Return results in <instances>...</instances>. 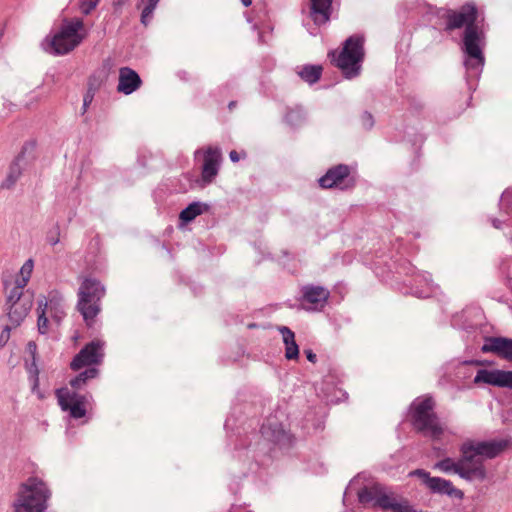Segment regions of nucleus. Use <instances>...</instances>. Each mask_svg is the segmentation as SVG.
<instances>
[{"instance_id": "58836bf2", "label": "nucleus", "mask_w": 512, "mask_h": 512, "mask_svg": "<svg viewBox=\"0 0 512 512\" xmlns=\"http://www.w3.org/2000/svg\"><path fill=\"white\" fill-rule=\"evenodd\" d=\"M236 105V102L232 101L229 103V109H232Z\"/></svg>"}, {"instance_id": "20e7f679", "label": "nucleus", "mask_w": 512, "mask_h": 512, "mask_svg": "<svg viewBox=\"0 0 512 512\" xmlns=\"http://www.w3.org/2000/svg\"><path fill=\"white\" fill-rule=\"evenodd\" d=\"M86 36L87 31L81 18L65 19L58 32L46 37L44 49L54 55H65L79 46Z\"/></svg>"}, {"instance_id": "72a5a7b5", "label": "nucleus", "mask_w": 512, "mask_h": 512, "mask_svg": "<svg viewBox=\"0 0 512 512\" xmlns=\"http://www.w3.org/2000/svg\"><path fill=\"white\" fill-rule=\"evenodd\" d=\"M304 352L308 361L311 363H315L317 361V356L312 350H305Z\"/></svg>"}, {"instance_id": "0eeeda50", "label": "nucleus", "mask_w": 512, "mask_h": 512, "mask_svg": "<svg viewBox=\"0 0 512 512\" xmlns=\"http://www.w3.org/2000/svg\"><path fill=\"white\" fill-rule=\"evenodd\" d=\"M332 62L342 71L346 78L359 75L364 59V37L352 35L343 44L342 50L331 53Z\"/></svg>"}, {"instance_id": "412c9836", "label": "nucleus", "mask_w": 512, "mask_h": 512, "mask_svg": "<svg viewBox=\"0 0 512 512\" xmlns=\"http://www.w3.org/2000/svg\"><path fill=\"white\" fill-rule=\"evenodd\" d=\"M262 436L276 444H280L287 437L284 429L277 421L268 420L261 427Z\"/></svg>"}, {"instance_id": "9b49d317", "label": "nucleus", "mask_w": 512, "mask_h": 512, "mask_svg": "<svg viewBox=\"0 0 512 512\" xmlns=\"http://www.w3.org/2000/svg\"><path fill=\"white\" fill-rule=\"evenodd\" d=\"M104 357V343L100 340H93L86 344L73 358L70 367L77 371L86 366L98 365Z\"/></svg>"}, {"instance_id": "7ed1b4c3", "label": "nucleus", "mask_w": 512, "mask_h": 512, "mask_svg": "<svg viewBox=\"0 0 512 512\" xmlns=\"http://www.w3.org/2000/svg\"><path fill=\"white\" fill-rule=\"evenodd\" d=\"M435 401L431 396L416 398L410 405V421L416 431L433 440H440L444 427L434 411Z\"/></svg>"}, {"instance_id": "6ab92c4d", "label": "nucleus", "mask_w": 512, "mask_h": 512, "mask_svg": "<svg viewBox=\"0 0 512 512\" xmlns=\"http://www.w3.org/2000/svg\"><path fill=\"white\" fill-rule=\"evenodd\" d=\"M24 151L25 148H23L21 153H19L18 156H16L15 159L11 162L7 175L0 184V189L11 190L12 188H14L15 184L17 183L18 179L22 174L21 162L24 157Z\"/></svg>"}, {"instance_id": "2f4dec72", "label": "nucleus", "mask_w": 512, "mask_h": 512, "mask_svg": "<svg viewBox=\"0 0 512 512\" xmlns=\"http://www.w3.org/2000/svg\"><path fill=\"white\" fill-rule=\"evenodd\" d=\"M91 91H92V81H90L88 91L85 94L84 99H83V113L86 112L87 107L91 104V102L94 98V93Z\"/></svg>"}, {"instance_id": "473e14b6", "label": "nucleus", "mask_w": 512, "mask_h": 512, "mask_svg": "<svg viewBox=\"0 0 512 512\" xmlns=\"http://www.w3.org/2000/svg\"><path fill=\"white\" fill-rule=\"evenodd\" d=\"M10 337V327L6 326L0 334V347L4 346Z\"/></svg>"}, {"instance_id": "b1692460", "label": "nucleus", "mask_w": 512, "mask_h": 512, "mask_svg": "<svg viewBox=\"0 0 512 512\" xmlns=\"http://www.w3.org/2000/svg\"><path fill=\"white\" fill-rule=\"evenodd\" d=\"M98 374L99 370L97 368L89 367L75 378L71 379L69 383L73 389H81L87 384L89 380L95 379Z\"/></svg>"}, {"instance_id": "7c9ffc66", "label": "nucleus", "mask_w": 512, "mask_h": 512, "mask_svg": "<svg viewBox=\"0 0 512 512\" xmlns=\"http://www.w3.org/2000/svg\"><path fill=\"white\" fill-rule=\"evenodd\" d=\"M361 123H362L363 128L371 129L374 125L373 116L369 112L365 111L361 115Z\"/></svg>"}, {"instance_id": "f8f14e48", "label": "nucleus", "mask_w": 512, "mask_h": 512, "mask_svg": "<svg viewBox=\"0 0 512 512\" xmlns=\"http://www.w3.org/2000/svg\"><path fill=\"white\" fill-rule=\"evenodd\" d=\"M319 185L324 189L338 188L345 190L353 187L354 181L350 177L349 166L339 164L330 168L326 174L319 179Z\"/></svg>"}, {"instance_id": "f257e3e1", "label": "nucleus", "mask_w": 512, "mask_h": 512, "mask_svg": "<svg viewBox=\"0 0 512 512\" xmlns=\"http://www.w3.org/2000/svg\"><path fill=\"white\" fill-rule=\"evenodd\" d=\"M511 444L508 438L489 441L467 440L460 446V458H444L434 464V469L443 473H454L466 481L482 482L487 471L484 458L493 459L505 451Z\"/></svg>"}, {"instance_id": "2eb2a0df", "label": "nucleus", "mask_w": 512, "mask_h": 512, "mask_svg": "<svg viewBox=\"0 0 512 512\" xmlns=\"http://www.w3.org/2000/svg\"><path fill=\"white\" fill-rule=\"evenodd\" d=\"M473 382L512 389V371L481 369L477 371Z\"/></svg>"}, {"instance_id": "aec40b11", "label": "nucleus", "mask_w": 512, "mask_h": 512, "mask_svg": "<svg viewBox=\"0 0 512 512\" xmlns=\"http://www.w3.org/2000/svg\"><path fill=\"white\" fill-rule=\"evenodd\" d=\"M333 0H310V16L314 23L321 25L330 18V9Z\"/></svg>"}, {"instance_id": "c85d7f7f", "label": "nucleus", "mask_w": 512, "mask_h": 512, "mask_svg": "<svg viewBox=\"0 0 512 512\" xmlns=\"http://www.w3.org/2000/svg\"><path fill=\"white\" fill-rule=\"evenodd\" d=\"M46 241L51 246H55L60 241V228L59 226H55L51 230L48 231L46 235Z\"/></svg>"}, {"instance_id": "423d86ee", "label": "nucleus", "mask_w": 512, "mask_h": 512, "mask_svg": "<svg viewBox=\"0 0 512 512\" xmlns=\"http://www.w3.org/2000/svg\"><path fill=\"white\" fill-rule=\"evenodd\" d=\"M49 497L46 484L37 477H30L19 487L14 512H43Z\"/></svg>"}, {"instance_id": "e433bc0d", "label": "nucleus", "mask_w": 512, "mask_h": 512, "mask_svg": "<svg viewBox=\"0 0 512 512\" xmlns=\"http://www.w3.org/2000/svg\"><path fill=\"white\" fill-rule=\"evenodd\" d=\"M229 157H230L231 161H233V162L239 161V154L235 150L230 152Z\"/></svg>"}, {"instance_id": "ddd939ff", "label": "nucleus", "mask_w": 512, "mask_h": 512, "mask_svg": "<svg viewBox=\"0 0 512 512\" xmlns=\"http://www.w3.org/2000/svg\"><path fill=\"white\" fill-rule=\"evenodd\" d=\"M411 475L419 477L426 485V487L429 488L433 493L445 494L458 499H462L464 496V493L461 490L455 488L451 481L440 477H432L423 469H417L413 471Z\"/></svg>"}, {"instance_id": "f03ea898", "label": "nucleus", "mask_w": 512, "mask_h": 512, "mask_svg": "<svg viewBox=\"0 0 512 512\" xmlns=\"http://www.w3.org/2000/svg\"><path fill=\"white\" fill-rule=\"evenodd\" d=\"M478 9L473 3H466L459 10L446 11V30L451 31L465 27L464 47L468 58L465 61L467 69L478 70L484 65V56L479 46V33L475 25Z\"/></svg>"}, {"instance_id": "cd10ccee", "label": "nucleus", "mask_w": 512, "mask_h": 512, "mask_svg": "<svg viewBox=\"0 0 512 512\" xmlns=\"http://www.w3.org/2000/svg\"><path fill=\"white\" fill-rule=\"evenodd\" d=\"M100 0H81L79 8L84 15H89L98 5Z\"/></svg>"}, {"instance_id": "9d476101", "label": "nucleus", "mask_w": 512, "mask_h": 512, "mask_svg": "<svg viewBox=\"0 0 512 512\" xmlns=\"http://www.w3.org/2000/svg\"><path fill=\"white\" fill-rule=\"evenodd\" d=\"M58 404L63 411L69 412L74 419L83 418L86 415L87 396L62 387L55 392Z\"/></svg>"}, {"instance_id": "dca6fc26", "label": "nucleus", "mask_w": 512, "mask_h": 512, "mask_svg": "<svg viewBox=\"0 0 512 512\" xmlns=\"http://www.w3.org/2000/svg\"><path fill=\"white\" fill-rule=\"evenodd\" d=\"M221 160V151L218 148L208 147L204 154V163L202 166L201 180L202 186L213 182L218 174Z\"/></svg>"}, {"instance_id": "f704fd0d", "label": "nucleus", "mask_w": 512, "mask_h": 512, "mask_svg": "<svg viewBox=\"0 0 512 512\" xmlns=\"http://www.w3.org/2000/svg\"><path fill=\"white\" fill-rule=\"evenodd\" d=\"M127 0H113L112 6L115 11L120 10Z\"/></svg>"}, {"instance_id": "4be33fe9", "label": "nucleus", "mask_w": 512, "mask_h": 512, "mask_svg": "<svg viewBox=\"0 0 512 512\" xmlns=\"http://www.w3.org/2000/svg\"><path fill=\"white\" fill-rule=\"evenodd\" d=\"M279 331L282 334L283 342L285 344V357L288 360L298 359L299 348L295 342L294 332L286 326L279 327Z\"/></svg>"}, {"instance_id": "a211bd4d", "label": "nucleus", "mask_w": 512, "mask_h": 512, "mask_svg": "<svg viewBox=\"0 0 512 512\" xmlns=\"http://www.w3.org/2000/svg\"><path fill=\"white\" fill-rule=\"evenodd\" d=\"M142 85V80L136 71L129 67L119 69L117 91L124 95H130Z\"/></svg>"}, {"instance_id": "bb28decb", "label": "nucleus", "mask_w": 512, "mask_h": 512, "mask_svg": "<svg viewBox=\"0 0 512 512\" xmlns=\"http://www.w3.org/2000/svg\"><path fill=\"white\" fill-rule=\"evenodd\" d=\"M159 0H142L144 8L141 13V23L145 26L148 25L152 19L153 12L158 4Z\"/></svg>"}, {"instance_id": "1a4fd4ad", "label": "nucleus", "mask_w": 512, "mask_h": 512, "mask_svg": "<svg viewBox=\"0 0 512 512\" xmlns=\"http://www.w3.org/2000/svg\"><path fill=\"white\" fill-rule=\"evenodd\" d=\"M33 304V293L29 290L11 289L6 299L8 317L14 326L20 323L28 315Z\"/></svg>"}, {"instance_id": "5701e85b", "label": "nucleus", "mask_w": 512, "mask_h": 512, "mask_svg": "<svg viewBox=\"0 0 512 512\" xmlns=\"http://www.w3.org/2000/svg\"><path fill=\"white\" fill-rule=\"evenodd\" d=\"M33 268L34 262L32 259L25 261L19 271V275L15 279V284L11 289L25 290V287L31 278Z\"/></svg>"}, {"instance_id": "a878e982", "label": "nucleus", "mask_w": 512, "mask_h": 512, "mask_svg": "<svg viewBox=\"0 0 512 512\" xmlns=\"http://www.w3.org/2000/svg\"><path fill=\"white\" fill-rule=\"evenodd\" d=\"M322 73V67L317 65H306L299 72V76L306 82L313 84L317 82Z\"/></svg>"}, {"instance_id": "6e6552de", "label": "nucleus", "mask_w": 512, "mask_h": 512, "mask_svg": "<svg viewBox=\"0 0 512 512\" xmlns=\"http://www.w3.org/2000/svg\"><path fill=\"white\" fill-rule=\"evenodd\" d=\"M37 313L38 330L45 334L48 330L47 315H50L56 322H59L65 315L63 297L57 291L50 292L48 297H41L38 300Z\"/></svg>"}, {"instance_id": "c756f323", "label": "nucleus", "mask_w": 512, "mask_h": 512, "mask_svg": "<svg viewBox=\"0 0 512 512\" xmlns=\"http://www.w3.org/2000/svg\"><path fill=\"white\" fill-rule=\"evenodd\" d=\"M29 373L30 377L32 378V390L35 391L39 386V369L35 363V361L32 362V364L29 367Z\"/></svg>"}, {"instance_id": "f3484780", "label": "nucleus", "mask_w": 512, "mask_h": 512, "mask_svg": "<svg viewBox=\"0 0 512 512\" xmlns=\"http://www.w3.org/2000/svg\"><path fill=\"white\" fill-rule=\"evenodd\" d=\"M481 351L494 353L497 356L512 362V339L504 337H490L485 340Z\"/></svg>"}, {"instance_id": "393cba45", "label": "nucleus", "mask_w": 512, "mask_h": 512, "mask_svg": "<svg viewBox=\"0 0 512 512\" xmlns=\"http://www.w3.org/2000/svg\"><path fill=\"white\" fill-rule=\"evenodd\" d=\"M207 209L206 205H203L199 202H193L189 204L184 210L180 213V219L183 222H190L194 220L197 216L201 215Z\"/></svg>"}, {"instance_id": "39448f33", "label": "nucleus", "mask_w": 512, "mask_h": 512, "mask_svg": "<svg viewBox=\"0 0 512 512\" xmlns=\"http://www.w3.org/2000/svg\"><path fill=\"white\" fill-rule=\"evenodd\" d=\"M104 295L105 288L96 278L90 276L81 278L76 308L88 326L93 324L95 317L100 313Z\"/></svg>"}, {"instance_id": "c9c22d12", "label": "nucleus", "mask_w": 512, "mask_h": 512, "mask_svg": "<svg viewBox=\"0 0 512 512\" xmlns=\"http://www.w3.org/2000/svg\"><path fill=\"white\" fill-rule=\"evenodd\" d=\"M90 81H92V91L91 92H93L95 94V91L99 86V82L96 80V78L94 76L89 78L88 84L90 83Z\"/></svg>"}, {"instance_id": "4c0bfd02", "label": "nucleus", "mask_w": 512, "mask_h": 512, "mask_svg": "<svg viewBox=\"0 0 512 512\" xmlns=\"http://www.w3.org/2000/svg\"><path fill=\"white\" fill-rule=\"evenodd\" d=\"M241 1H242L243 5H244L245 7H248V6H250V5L252 4V1H251V0H241Z\"/></svg>"}, {"instance_id": "4468645a", "label": "nucleus", "mask_w": 512, "mask_h": 512, "mask_svg": "<svg viewBox=\"0 0 512 512\" xmlns=\"http://www.w3.org/2000/svg\"><path fill=\"white\" fill-rule=\"evenodd\" d=\"M302 305L311 311H319L326 305L330 292L322 286L305 285L301 288Z\"/></svg>"}]
</instances>
